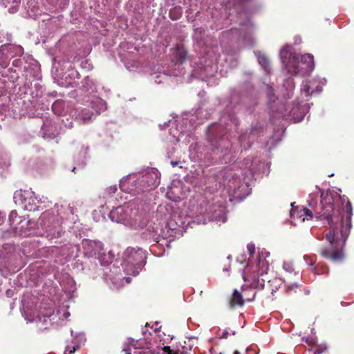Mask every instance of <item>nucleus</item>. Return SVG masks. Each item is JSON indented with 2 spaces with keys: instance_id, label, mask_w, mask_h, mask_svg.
Returning <instances> with one entry per match:
<instances>
[{
  "instance_id": "nucleus-47",
  "label": "nucleus",
  "mask_w": 354,
  "mask_h": 354,
  "mask_svg": "<svg viewBox=\"0 0 354 354\" xmlns=\"http://www.w3.org/2000/svg\"><path fill=\"white\" fill-rule=\"evenodd\" d=\"M304 261H306V264H307V265H308V266H313L314 262H313V261L310 259V257H308V256H307V255H305V256L304 257Z\"/></svg>"
},
{
  "instance_id": "nucleus-27",
  "label": "nucleus",
  "mask_w": 354,
  "mask_h": 354,
  "mask_svg": "<svg viewBox=\"0 0 354 354\" xmlns=\"http://www.w3.org/2000/svg\"><path fill=\"white\" fill-rule=\"evenodd\" d=\"M73 148L78 150L77 157L78 164L82 166L84 165L88 147H84V145H80V144H73Z\"/></svg>"
},
{
  "instance_id": "nucleus-18",
  "label": "nucleus",
  "mask_w": 354,
  "mask_h": 354,
  "mask_svg": "<svg viewBox=\"0 0 354 354\" xmlns=\"http://www.w3.org/2000/svg\"><path fill=\"white\" fill-rule=\"evenodd\" d=\"M65 109L66 103L62 100H57L52 104V111L53 113L63 117L61 120L62 125L66 128L70 129L73 126V121L68 117L66 114L67 111H66Z\"/></svg>"
},
{
  "instance_id": "nucleus-24",
  "label": "nucleus",
  "mask_w": 354,
  "mask_h": 354,
  "mask_svg": "<svg viewBox=\"0 0 354 354\" xmlns=\"http://www.w3.org/2000/svg\"><path fill=\"white\" fill-rule=\"evenodd\" d=\"M205 30L203 28H196L194 30L193 38L197 45L200 47L207 46V41L205 38Z\"/></svg>"
},
{
  "instance_id": "nucleus-20",
  "label": "nucleus",
  "mask_w": 354,
  "mask_h": 354,
  "mask_svg": "<svg viewBox=\"0 0 354 354\" xmlns=\"http://www.w3.org/2000/svg\"><path fill=\"white\" fill-rule=\"evenodd\" d=\"M41 132L44 138L52 139L59 133V130L55 122L47 119L44 122Z\"/></svg>"
},
{
  "instance_id": "nucleus-61",
  "label": "nucleus",
  "mask_w": 354,
  "mask_h": 354,
  "mask_svg": "<svg viewBox=\"0 0 354 354\" xmlns=\"http://www.w3.org/2000/svg\"><path fill=\"white\" fill-rule=\"evenodd\" d=\"M182 122L183 124H187L188 122V121L187 120H183Z\"/></svg>"
},
{
  "instance_id": "nucleus-42",
  "label": "nucleus",
  "mask_w": 354,
  "mask_h": 354,
  "mask_svg": "<svg viewBox=\"0 0 354 354\" xmlns=\"http://www.w3.org/2000/svg\"><path fill=\"white\" fill-rule=\"evenodd\" d=\"M137 62H134V64H131L129 62L125 64L126 68L130 71H136L137 69Z\"/></svg>"
},
{
  "instance_id": "nucleus-54",
  "label": "nucleus",
  "mask_w": 354,
  "mask_h": 354,
  "mask_svg": "<svg viewBox=\"0 0 354 354\" xmlns=\"http://www.w3.org/2000/svg\"><path fill=\"white\" fill-rule=\"evenodd\" d=\"M301 39L300 37H295V44H299L301 43Z\"/></svg>"
},
{
  "instance_id": "nucleus-46",
  "label": "nucleus",
  "mask_w": 354,
  "mask_h": 354,
  "mask_svg": "<svg viewBox=\"0 0 354 354\" xmlns=\"http://www.w3.org/2000/svg\"><path fill=\"white\" fill-rule=\"evenodd\" d=\"M322 269H323V270L321 271L319 270V267H315L314 268L315 274H324L325 272H327L326 271H325V270H327V268L322 267Z\"/></svg>"
},
{
  "instance_id": "nucleus-17",
  "label": "nucleus",
  "mask_w": 354,
  "mask_h": 354,
  "mask_svg": "<svg viewBox=\"0 0 354 354\" xmlns=\"http://www.w3.org/2000/svg\"><path fill=\"white\" fill-rule=\"evenodd\" d=\"M200 214H205L209 219L218 222L225 223L227 221L225 207L223 205H218L217 208L212 209V204L208 203L203 212L202 210Z\"/></svg>"
},
{
  "instance_id": "nucleus-40",
  "label": "nucleus",
  "mask_w": 354,
  "mask_h": 354,
  "mask_svg": "<svg viewBox=\"0 0 354 354\" xmlns=\"http://www.w3.org/2000/svg\"><path fill=\"white\" fill-rule=\"evenodd\" d=\"M116 191H117V186L111 185L106 189L104 194L106 195V196H111Z\"/></svg>"
},
{
  "instance_id": "nucleus-34",
  "label": "nucleus",
  "mask_w": 354,
  "mask_h": 354,
  "mask_svg": "<svg viewBox=\"0 0 354 354\" xmlns=\"http://www.w3.org/2000/svg\"><path fill=\"white\" fill-rule=\"evenodd\" d=\"M176 131L178 133V134L174 133V131H172L171 130H170V134L172 135V136L174 138H176V140L178 141L180 140V138L183 136L184 134V132L185 131V130H184L183 129L182 127H180V128L178 127V124H177V128H176Z\"/></svg>"
},
{
  "instance_id": "nucleus-30",
  "label": "nucleus",
  "mask_w": 354,
  "mask_h": 354,
  "mask_svg": "<svg viewBox=\"0 0 354 354\" xmlns=\"http://www.w3.org/2000/svg\"><path fill=\"white\" fill-rule=\"evenodd\" d=\"M244 300L242 295L237 290H234L231 299L232 306H243Z\"/></svg>"
},
{
  "instance_id": "nucleus-41",
  "label": "nucleus",
  "mask_w": 354,
  "mask_h": 354,
  "mask_svg": "<svg viewBox=\"0 0 354 354\" xmlns=\"http://www.w3.org/2000/svg\"><path fill=\"white\" fill-rule=\"evenodd\" d=\"M267 94L268 97L269 103L270 104L272 102H274L273 90L270 86L268 87Z\"/></svg>"
},
{
  "instance_id": "nucleus-1",
  "label": "nucleus",
  "mask_w": 354,
  "mask_h": 354,
  "mask_svg": "<svg viewBox=\"0 0 354 354\" xmlns=\"http://www.w3.org/2000/svg\"><path fill=\"white\" fill-rule=\"evenodd\" d=\"M321 198L322 213L319 217L326 219L330 228L326 235L330 248L322 250L321 254L333 261H339L344 258L343 248L352 227L351 203L345 196H341L331 191L322 193Z\"/></svg>"
},
{
  "instance_id": "nucleus-53",
  "label": "nucleus",
  "mask_w": 354,
  "mask_h": 354,
  "mask_svg": "<svg viewBox=\"0 0 354 354\" xmlns=\"http://www.w3.org/2000/svg\"><path fill=\"white\" fill-rule=\"evenodd\" d=\"M55 206L57 208H58V205H56ZM57 216L61 217L62 218H63L62 212L59 209H57Z\"/></svg>"
},
{
  "instance_id": "nucleus-16",
  "label": "nucleus",
  "mask_w": 354,
  "mask_h": 354,
  "mask_svg": "<svg viewBox=\"0 0 354 354\" xmlns=\"http://www.w3.org/2000/svg\"><path fill=\"white\" fill-rule=\"evenodd\" d=\"M84 254L88 257H97L101 261L103 244L100 241L84 240L82 242Z\"/></svg>"
},
{
  "instance_id": "nucleus-23",
  "label": "nucleus",
  "mask_w": 354,
  "mask_h": 354,
  "mask_svg": "<svg viewBox=\"0 0 354 354\" xmlns=\"http://www.w3.org/2000/svg\"><path fill=\"white\" fill-rule=\"evenodd\" d=\"M106 280L110 281V288L113 290H118L123 286L124 283H129L131 279L129 277H123L121 273L112 277L106 273Z\"/></svg>"
},
{
  "instance_id": "nucleus-33",
  "label": "nucleus",
  "mask_w": 354,
  "mask_h": 354,
  "mask_svg": "<svg viewBox=\"0 0 354 354\" xmlns=\"http://www.w3.org/2000/svg\"><path fill=\"white\" fill-rule=\"evenodd\" d=\"M283 269L287 273L293 274L295 277H298L299 274L295 272V268L292 261H284L283 264Z\"/></svg>"
},
{
  "instance_id": "nucleus-14",
  "label": "nucleus",
  "mask_w": 354,
  "mask_h": 354,
  "mask_svg": "<svg viewBox=\"0 0 354 354\" xmlns=\"http://www.w3.org/2000/svg\"><path fill=\"white\" fill-rule=\"evenodd\" d=\"M38 225H40L44 232L42 236L46 237L53 238L59 235V232H57V228L59 226V221L55 218L54 212L53 210H48L44 212L39 218Z\"/></svg>"
},
{
  "instance_id": "nucleus-7",
  "label": "nucleus",
  "mask_w": 354,
  "mask_h": 354,
  "mask_svg": "<svg viewBox=\"0 0 354 354\" xmlns=\"http://www.w3.org/2000/svg\"><path fill=\"white\" fill-rule=\"evenodd\" d=\"M146 251L141 248H128L124 252V271L127 274L136 276L146 263Z\"/></svg>"
},
{
  "instance_id": "nucleus-4",
  "label": "nucleus",
  "mask_w": 354,
  "mask_h": 354,
  "mask_svg": "<svg viewBox=\"0 0 354 354\" xmlns=\"http://www.w3.org/2000/svg\"><path fill=\"white\" fill-rule=\"evenodd\" d=\"M160 178V174L157 169L149 168L124 177L120 180V187L122 191L135 195L157 187Z\"/></svg>"
},
{
  "instance_id": "nucleus-31",
  "label": "nucleus",
  "mask_w": 354,
  "mask_h": 354,
  "mask_svg": "<svg viewBox=\"0 0 354 354\" xmlns=\"http://www.w3.org/2000/svg\"><path fill=\"white\" fill-rule=\"evenodd\" d=\"M283 86L288 91V93L286 97H291L292 95V91L295 88V83L293 82V80L292 78H288L287 80H286Z\"/></svg>"
},
{
  "instance_id": "nucleus-44",
  "label": "nucleus",
  "mask_w": 354,
  "mask_h": 354,
  "mask_svg": "<svg viewBox=\"0 0 354 354\" xmlns=\"http://www.w3.org/2000/svg\"><path fill=\"white\" fill-rule=\"evenodd\" d=\"M161 354H178V353L175 352L173 350L170 349L169 346H165L162 348V353Z\"/></svg>"
},
{
  "instance_id": "nucleus-49",
  "label": "nucleus",
  "mask_w": 354,
  "mask_h": 354,
  "mask_svg": "<svg viewBox=\"0 0 354 354\" xmlns=\"http://www.w3.org/2000/svg\"><path fill=\"white\" fill-rule=\"evenodd\" d=\"M286 286H287L288 290H292V289H293L295 288H298V286H299L297 283H290V284H287L286 283Z\"/></svg>"
},
{
  "instance_id": "nucleus-59",
  "label": "nucleus",
  "mask_w": 354,
  "mask_h": 354,
  "mask_svg": "<svg viewBox=\"0 0 354 354\" xmlns=\"http://www.w3.org/2000/svg\"><path fill=\"white\" fill-rule=\"evenodd\" d=\"M279 281H281V279H275L272 283H277Z\"/></svg>"
},
{
  "instance_id": "nucleus-58",
  "label": "nucleus",
  "mask_w": 354,
  "mask_h": 354,
  "mask_svg": "<svg viewBox=\"0 0 354 354\" xmlns=\"http://www.w3.org/2000/svg\"><path fill=\"white\" fill-rule=\"evenodd\" d=\"M171 165H172L173 167H175V166H176V165H178V162H173V161H172V162H171Z\"/></svg>"
},
{
  "instance_id": "nucleus-10",
  "label": "nucleus",
  "mask_w": 354,
  "mask_h": 354,
  "mask_svg": "<svg viewBox=\"0 0 354 354\" xmlns=\"http://www.w3.org/2000/svg\"><path fill=\"white\" fill-rule=\"evenodd\" d=\"M10 229L3 234V236H28L32 234L30 229L33 223L25 217L19 216L16 210H12L9 214Z\"/></svg>"
},
{
  "instance_id": "nucleus-21",
  "label": "nucleus",
  "mask_w": 354,
  "mask_h": 354,
  "mask_svg": "<svg viewBox=\"0 0 354 354\" xmlns=\"http://www.w3.org/2000/svg\"><path fill=\"white\" fill-rule=\"evenodd\" d=\"M290 217L292 223L298 220L303 222L305 220L311 219L313 218V213L310 209L306 207H297L295 209L290 211Z\"/></svg>"
},
{
  "instance_id": "nucleus-56",
  "label": "nucleus",
  "mask_w": 354,
  "mask_h": 354,
  "mask_svg": "<svg viewBox=\"0 0 354 354\" xmlns=\"http://www.w3.org/2000/svg\"><path fill=\"white\" fill-rule=\"evenodd\" d=\"M170 121H169L168 122H165L163 124H160V129H164L165 128L167 125H168V123H169Z\"/></svg>"
},
{
  "instance_id": "nucleus-19",
  "label": "nucleus",
  "mask_w": 354,
  "mask_h": 354,
  "mask_svg": "<svg viewBox=\"0 0 354 354\" xmlns=\"http://www.w3.org/2000/svg\"><path fill=\"white\" fill-rule=\"evenodd\" d=\"M66 68V66H64ZM57 77L62 80V84L66 86H73L75 80L80 78L78 72L71 67L70 64L67 66V71L57 74Z\"/></svg>"
},
{
  "instance_id": "nucleus-15",
  "label": "nucleus",
  "mask_w": 354,
  "mask_h": 354,
  "mask_svg": "<svg viewBox=\"0 0 354 354\" xmlns=\"http://www.w3.org/2000/svg\"><path fill=\"white\" fill-rule=\"evenodd\" d=\"M310 106L308 104H300L298 103L295 106L292 107L291 110L285 108L284 111H280L281 116L286 120H292L294 122H301L306 113L308 111Z\"/></svg>"
},
{
  "instance_id": "nucleus-48",
  "label": "nucleus",
  "mask_w": 354,
  "mask_h": 354,
  "mask_svg": "<svg viewBox=\"0 0 354 354\" xmlns=\"http://www.w3.org/2000/svg\"><path fill=\"white\" fill-rule=\"evenodd\" d=\"M69 283H71V287L68 290H67V291L69 292H73L75 290L74 281L72 279H70ZM64 289L66 290V288H64Z\"/></svg>"
},
{
  "instance_id": "nucleus-12",
  "label": "nucleus",
  "mask_w": 354,
  "mask_h": 354,
  "mask_svg": "<svg viewBox=\"0 0 354 354\" xmlns=\"http://www.w3.org/2000/svg\"><path fill=\"white\" fill-rule=\"evenodd\" d=\"M270 256V252L266 250H262L259 254L258 263L257 265V276H253V281L251 285L254 287L263 289L265 286V281L268 280V282L270 283L271 280L268 279V277H264L268 274L269 270L268 262L266 258Z\"/></svg>"
},
{
  "instance_id": "nucleus-35",
  "label": "nucleus",
  "mask_w": 354,
  "mask_h": 354,
  "mask_svg": "<svg viewBox=\"0 0 354 354\" xmlns=\"http://www.w3.org/2000/svg\"><path fill=\"white\" fill-rule=\"evenodd\" d=\"M80 348L79 345L74 344L73 346L68 345L66 347L64 354H73L76 350H77Z\"/></svg>"
},
{
  "instance_id": "nucleus-2",
  "label": "nucleus",
  "mask_w": 354,
  "mask_h": 354,
  "mask_svg": "<svg viewBox=\"0 0 354 354\" xmlns=\"http://www.w3.org/2000/svg\"><path fill=\"white\" fill-rule=\"evenodd\" d=\"M165 211L168 212L167 205L158 206L156 216H161V222L156 224L147 221L134 202H129L111 210L109 217L113 222L121 223L134 229L147 227L150 238L158 242L159 238L163 236V225L172 228L168 223V220L171 216L169 212L165 214Z\"/></svg>"
},
{
  "instance_id": "nucleus-5",
  "label": "nucleus",
  "mask_w": 354,
  "mask_h": 354,
  "mask_svg": "<svg viewBox=\"0 0 354 354\" xmlns=\"http://www.w3.org/2000/svg\"><path fill=\"white\" fill-rule=\"evenodd\" d=\"M279 55L283 66L288 74L304 76L314 69L313 56L311 54H305L299 58L290 45L284 46L280 50Z\"/></svg>"
},
{
  "instance_id": "nucleus-36",
  "label": "nucleus",
  "mask_w": 354,
  "mask_h": 354,
  "mask_svg": "<svg viewBox=\"0 0 354 354\" xmlns=\"http://www.w3.org/2000/svg\"><path fill=\"white\" fill-rule=\"evenodd\" d=\"M167 79V75L164 74H158L154 77V81L156 84H160Z\"/></svg>"
},
{
  "instance_id": "nucleus-3",
  "label": "nucleus",
  "mask_w": 354,
  "mask_h": 354,
  "mask_svg": "<svg viewBox=\"0 0 354 354\" xmlns=\"http://www.w3.org/2000/svg\"><path fill=\"white\" fill-rule=\"evenodd\" d=\"M254 161L251 158L245 159L242 163L240 170H235L233 167L225 169L220 171L214 178L215 180V187L212 191L216 193V196L225 198H243L248 194V189L250 187L255 171L252 167Z\"/></svg>"
},
{
  "instance_id": "nucleus-50",
  "label": "nucleus",
  "mask_w": 354,
  "mask_h": 354,
  "mask_svg": "<svg viewBox=\"0 0 354 354\" xmlns=\"http://www.w3.org/2000/svg\"><path fill=\"white\" fill-rule=\"evenodd\" d=\"M229 333L227 330H225L222 332L221 335H218L220 338H227L228 337Z\"/></svg>"
},
{
  "instance_id": "nucleus-55",
  "label": "nucleus",
  "mask_w": 354,
  "mask_h": 354,
  "mask_svg": "<svg viewBox=\"0 0 354 354\" xmlns=\"http://www.w3.org/2000/svg\"><path fill=\"white\" fill-rule=\"evenodd\" d=\"M214 129V127H213V126H212V127H209V136H212V135H213V134L214 133V129Z\"/></svg>"
},
{
  "instance_id": "nucleus-28",
  "label": "nucleus",
  "mask_w": 354,
  "mask_h": 354,
  "mask_svg": "<svg viewBox=\"0 0 354 354\" xmlns=\"http://www.w3.org/2000/svg\"><path fill=\"white\" fill-rule=\"evenodd\" d=\"M259 64L263 68L265 72L269 74L271 71V68L270 66V62L268 57L261 53H255Z\"/></svg>"
},
{
  "instance_id": "nucleus-39",
  "label": "nucleus",
  "mask_w": 354,
  "mask_h": 354,
  "mask_svg": "<svg viewBox=\"0 0 354 354\" xmlns=\"http://www.w3.org/2000/svg\"><path fill=\"white\" fill-rule=\"evenodd\" d=\"M80 66L82 68L85 69L86 71H91L93 68L91 64L87 59L82 60L81 62Z\"/></svg>"
},
{
  "instance_id": "nucleus-9",
  "label": "nucleus",
  "mask_w": 354,
  "mask_h": 354,
  "mask_svg": "<svg viewBox=\"0 0 354 354\" xmlns=\"http://www.w3.org/2000/svg\"><path fill=\"white\" fill-rule=\"evenodd\" d=\"M223 125L225 126V132L221 135L218 141L215 140V145H216V149L218 150L220 149L221 152L223 153L222 162L227 163L228 161H230L231 158V156L230 157L227 153L230 142L228 141V136L227 134L230 130L236 129L237 120L234 116H227L224 115L221 118L218 126L221 127Z\"/></svg>"
},
{
  "instance_id": "nucleus-64",
  "label": "nucleus",
  "mask_w": 354,
  "mask_h": 354,
  "mask_svg": "<svg viewBox=\"0 0 354 354\" xmlns=\"http://www.w3.org/2000/svg\"><path fill=\"white\" fill-rule=\"evenodd\" d=\"M309 205H310V207H312V206L313 205V202H312V201H309Z\"/></svg>"
},
{
  "instance_id": "nucleus-13",
  "label": "nucleus",
  "mask_w": 354,
  "mask_h": 354,
  "mask_svg": "<svg viewBox=\"0 0 354 354\" xmlns=\"http://www.w3.org/2000/svg\"><path fill=\"white\" fill-rule=\"evenodd\" d=\"M91 106L95 111V113L85 108L76 110L75 111L76 120L80 123L90 122L96 114H100L106 109V102L99 97H95L92 100Z\"/></svg>"
},
{
  "instance_id": "nucleus-26",
  "label": "nucleus",
  "mask_w": 354,
  "mask_h": 354,
  "mask_svg": "<svg viewBox=\"0 0 354 354\" xmlns=\"http://www.w3.org/2000/svg\"><path fill=\"white\" fill-rule=\"evenodd\" d=\"M144 344H146L145 340H134L131 339L129 345L127 348H124L123 350L125 352V354H132L131 350H134V353H140V352H138V350H140L142 348H144Z\"/></svg>"
},
{
  "instance_id": "nucleus-6",
  "label": "nucleus",
  "mask_w": 354,
  "mask_h": 354,
  "mask_svg": "<svg viewBox=\"0 0 354 354\" xmlns=\"http://www.w3.org/2000/svg\"><path fill=\"white\" fill-rule=\"evenodd\" d=\"M24 55V48L16 44H4L0 47V65L1 67H7L10 59L19 57V59H15L12 62L13 66L18 68L21 71L28 73L29 70L34 71L30 73V76L37 77L38 67L35 60L28 62L26 58L21 57Z\"/></svg>"
},
{
  "instance_id": "nucleus-29",
  "label": "nucleus",
  "mask_w": 354,
  "mask_h": 354,
  "mask_svg": "<svg viewBox=\"0 0 354 354\" xmlns=\"http://www.w3.org/2000/svg\"><path fill=\"white\" fill-rule=\"evenodd\" d=\"M173 54L178 62L182 63L187 55V52L185 48L181 46H177L173 51Z\"/></svg>"
},
{
  "instance_id": "nucleus-38",
  "label": "nucleus",
  "mask_w": 354,
  "mask_h": 354,
  "mask_svg": "<svg viewBox=\"0 0 354 354\" xmlns=\"http://www.w3.org/2000/svg\"><path fill=\"white\" fill-rule=\"evenodd\" d=\"M327 349V346L326 344H320L317 346L315 351H313V354H322Z\"/></svg>"
},
{
  "instance_id": "nucleus-52",
  "label": "nucleus",
  "mask_w": 354,
  "mask_h": 354,
  "mask_svg": "<svg viewBox=\"0 0 354 354\" xmlns=\"http://www.w3.org/2000/svg\"><path fill=\"white\" fill-rule=\"evenodd\" d=\"M5 218V215H3L2 213H0V225L3 223Z\"/></svg>"
},
{
  "instance_id": "nucleus-63",
  "label": "nucleus",
  "mask_w": 354,
  "mask_h": 354,
  "mask_svg": "<svg viewBox=\"0 0 354 354\" xmlns=\"http://www.w3.org/2000/svg\"><path fill=\"white\" fill-rule=\"evenodd\" d=\"M76 167H73L72 169V171L75 172Z\"/></svg>"
},
{
  "instance_id": "nucleus-11",
  "label": "nucleus",
  "mask_w": 354,
  "mask_h": 354,
  "mask_svg": "<svg viewBox=\"0 0 354 354\" xmlns=\"http://www.w3.org/2000/svg\"><path fill=\"white\" fill-rule=\"evenodd\" d=\"M68 306H59L56 312L52 310L51 308L44 309L46 313H43L42 316L38 315L33 319L26 318L28 322H36L38 323H42L44 325V328H47L48 322L51 324L59 325L61 324L66 319L70 316V313L68 311Z\"/></svg>"
},
{
  "instance_id": "nucleus-25",
  "label": "nucleus",
  "mask_w": 354,
  "mask_h": 354,
  "mask_svg": "<svg viewBox=\"0 0 354 354\" xmlns=\"http://www.w3.org/2000/svg\"><path fill=\"white\" fill-rule=\"evenodd\" d=\"M315 82V80L313 81H310V82H308V81L303 82L301 88V92L302 93H304L306 96H309L315 92L319 93L322 91V86L319 85L316 86L315 91L313 90L310 91L311 87H312V86L314 85Z\"/></svg>"
},
{
  "instance_id": "nucleus-62",
  "label": "nucleus",
  "mask_w": 354,
  "mask_h": 354,
  "mask_svg": "<svg viewBox=\"0 0 354 354\" xmlns=\"http://www.w3.org/2000/svg\"><path fill=\"white\" fill-rule=\"evenodd\" d=\"M19 0H14V2L16 3V6L18 5Z\"/></svg>"
},
{
  "instance_id": "nucleus-37",
  "label": "nucleus",
  "mask_w": 354,
  "mask_h": 354,
  "mask_svg": "<svg viewBox=\"0 0 354 354\" xmlns=\"http://www.w3.org/2000/svg\"><path fill=\"white\" fill-rule=\"evenodd\" d=\"M10 165V161L6 156L0 157V168L7 167Z\"/></svg>"
},
{
  "instance_id": "nucleus-43",
  "label": "nucleus",
  "mask_w": 354,
  "mask_h": 354,
  "mask_svg": "<svg viewBox=\"0 0 354 354\" xmlns=\"http://www.w3.org/2000/svg\"><path fill=\"white\" fill-rule=\"evenodd\" d=\"M171 193H172V194H175V193H176V191H175L173 188H171V191H170V192H168L167 193V195L168 198H170V199H171L172 201H178V200H180V199H181V198H182V197L178 196H174V198H171V196H169Z\"/></svg>"
},
{
  "instance_id": "nucleus-45",
  "label": "nucleus",
  "mask_w": 354,
  "mask_h": 354,
  "mask_svg": "<svg viewBox=\"0 0 354 354\" xmlns=\"http://www.w3.org/2000/svg\"><path fill=\"white\" fill-rule=\"evenodd\" d=\"M248 250L250 253V255L252 256L255 251V245L253 243H248L247 245Z\"/></svg>"
},
{
  "instance_id": "nucleus-51",
  "label": "nucleus",
  "mask_w": 354,
  "mask_h": 354,
  "mask_svg": "<svg viewBox=\"0 0 354 354\" xmlns=\"http://www.w3.org/2000/svg\"><path fill=\"white\" fill-rule=\"evenodd\" d=\"M66 209L70 212V213L71 214H74V209H73V207L72 206H71V205H68L67 207H66Z\"/></svg>"
},
{
  "instance_id": "nucleus-22",
  "label": "nucleus",
  "mask_w": 354,
  "mask_h": 354,
  "mask_svg": "<svg viewBox=\"0 0 354 354\" xmlns=\"http://www.w3.org/2000/svg\"><path fill=\"white\" fill-rule=\"evenodd\" d=\"M254 30V26L250 20H248L244 24L242 25L240 35L246 45H252V32Z\"/></svg>"
},
{
  "instance_id": "nucleus-8",
  "label": "nucleus",
  "mask_w": 354,
  "mask_h": 354,
  "mask_svg": "<svg viewBox=\"0 0 354 354\" xmlns=\"http://www.w3.org/2000/svg\"><path fill=\"white\" fill-rule=\"evenodd\" d=\"M16 205L27 211H36L45 207L47 198L37 196L32 189L16 191L13 196Z\"/></svg>"
},
{
  "instance_id": "nucleus-57",
  "label": "nucleus",
  "mask_w": 354,
  "mask_h": 354,
  "mask_svg": "<svg viewBox=\"0 0 354 354\" xmlns=\"http://www.w3.org/2000/svg\"><path fill=\"white\" fill-rule=\"evenodd\" d=\"M16 6H14L13 8H10V12H15L17 10Z\"/></svg>"
},
{
  "instance_id": "nucleus-32",
  "label": "nucleus",
  "mask_w": 354,
  "mask_h": 354,
  "mask_svg": "<svg viewBox=\"0 0 354 354\" xmlns=\"http://www.w3.org/2000/svg\"><path fill=\"white\" fill-rule=\"evenodd\" d=\"M183 14V10L180 7H174L169 10V16L172 20L178 19Z\"/></svg>"
},
{
  "instance_id": "nucleus-60",
  "label": "nucleus",
  "mask_w": 354,
  "mask_h": 354,
  "mask_svg": "<svg viewBox=\"0 0 354 354\" xmlns=\"http://www.w3.org/2000/svg\"><path fill=\"white\" fill-rule=\"evenodd\" d=\"M84 81L85 82V83L88 84V82L90 80H89V78L87 77H86V78L84 79Z\"/></svg>"
}]
</instances>
